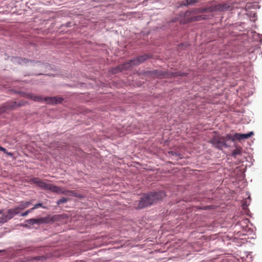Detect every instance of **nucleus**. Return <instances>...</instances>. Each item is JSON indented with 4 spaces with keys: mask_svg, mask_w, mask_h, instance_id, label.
I'll return each mask as SVG.
<instances>
[{
    "mask_svg": "<svg viewBox=\"0 0 262 262\" xmlns=\"http://www.w3.org/2000/svg\"><path fill=\"white\" fill-rule=\"evenodd\" d=\"M31 181L44 190H49L52 192H55L59 194H63L69 196H77L76 192L74 191L67 190L62 187L47 183L38 178L32 179Z\"/></svg>",
    "mask_w": 262,
    "mask_h": 262,
    "instance_id": "nucleus-1",
    "label": "nucleus"
},
{
    "mask_svg": "<svg viewBox=\"0 0 262 262\" xmlns=\"http://www.w3.org/2000/svg\"><path fill=\"white\" fill-rule=\"evenodd\" d=\"M164 191L151 192L149 193L144 194L143 197L139 201L138 208L142 209L149 206L161 200L165 196Z\"/></svg>",
    "mask_w": 262,
    "mask_h": 262,
    "instance_id": "nucleus-2",
    "label": "nucleus"
},
{
    "mask_svg": "<svg viewBox=\"0 0 262 262\" xmlns=\"http://www.w3.org/2000/svg\"><path fill=\"white\" fill-rule=\"evenodd\" d=\"M26 97L33 100L35 101L41 102L43 101H46L49 104H58L62 102L63 98L59 97H46L43 98L41 96H37L33 94L28 93L26 95Z\"/></svg>",
    "mask_w": 262,
    "mask_h": 262,
    "instance_id": "nucleus-3",
    "label": "nucleus"
},
{
    "mask_svg": "<svg viewBox=\"0 0 262 262\" xmlns=\"http://www.w3.org/2000/svg\"><path fill=\"white\" fill-rule=\"evenodd\" d=\"M57 216H50L49 215L46 217H40L38 219H31L26 221L27 224H23L21 226L25 227H28V225H33L34 224H48L51 222H54L56 220Z\"/></svg>",
    "mask_w": 262,
    "mask_h": 262,
    "instance_id": "nucleus-4",
    "label": "nucleus"
},
{
    "mask_svg": "<svg viewBox=\"0 0 262 262\" xmlns=\"http://www.w3.org/2000/svg\"><path fill=\"white\" fill-rule=\"evenodd\" d=\"M148 58V57L147 55H141L136 59L130 60L129 61V62L125 63L124 64L121 66L120 67H118V70L121 71L123 70H126L132 66L138 65L144 62Z\"/></svg>",
    "mask_w": 262,
    "mask_h": 262,
    "instance_id": "nucleus-5",
    "label": "nucleus"
},
{
    "mask_svg": "<svg viewBox=\"0 0 262 262\" xmlns=\"http://www.w3.org/2000/svg\"><path fill=\"white\" fill-rule=\"evenodd\" d=\"M156 75L160 78H169L175 76H185L186 74L185 73L178 72L176 73L168 72L164 71H155Z\"/></svg>",
    "mask_w": 262,
    "mask_h": 262,
    "instance_id": "nucleus-6",
    "label": "nucleus"
},
{
    "mask_svg": "<svg viewBox=\"0 0 262 262\" xmlns=\"http://www.w3.org/2000/svg\"><path fill=\"white\" fill-rule=\"evenodd\" d=\"M230 6L226 3L213 4L208 7V12L224 11L229 9Z\"/></svg>",
    "mask_w": 262,
    "mask_h": 262,
    "instance_id": "nucleus-7",
    "label": "nucleus"
},
{
    "mask_svg": "<svg viewBox=\"0 0 262 262\" xmlns=\"http://www.w3.org/2000/svg\"><path fill=\"white\" fill-rule=\"evenodd\" d=\"M19 212L18 209L16 207L9 209L7 212V215H3L0 217V224H3L6 223L8 221L11 219L15 215L18 214Z\"/></svg>",
    "mask_w": 262,
    "mask_h": 262,
    "instance_id": "nucleus-8",
    "label": "nucleus"
},
{
    "mask_svg": "<svg viewBox=\"0 0 262 262\" xmlns=\"http://www.w3.org/2000/svg\"><path fill=\"white\" fill-rule=\"evenodd\" d=\"M24 105V103H17L16 102H8L0 107V114H2L7 110H13Z\"/></svg>",
    "mask_w": 262,
    "mask_h": 262,
    "instance_id": "nucleus-9",
    "label": "nucleus"
},
{
    "mask_svg": "<svg viewBox=\"0 0 262 262\" xmlns=\"http://www.w3.org/2000/svg\"><path fill=\"white\" fill-rule=\"evenodd\" d=\"M210 142L216 148L222 149L223 146L227 147V145L225 141L222 140V137H215L213 138Z\"/></svg>",
    "mask_w": 262,
    "mask_h": 262,
    "instance_id": "nucleus-10",
    "label": "nucleus"
},
{
    "mask_svg": "<svg viewBox=\"0 0 262 262\" xmlns=\"http://www.w3.org/2000/svg\"><path fill=\"white\" fill-rule=\"evenodd\" d=\"M205 19H206V16L198 15L196 16L191 17L187 18V19L185 18L184 20H183V21H181V23L187 24L189 22L195 21H200V20H204Z\"/></svg>",
    "mask_w": 262,
    "mask_h": 262,
    "instance_id": "nucleus-11",
    "label": "nucleus"
},
{
    "mask_svg": "<svg viewBox=\"0 0 262 262\" xmlns=\"http://www.w3.org/2000/svg\"><path fill=\"white\" fill-rule=\"evenodd\" d=\"M253 135V133L252 132H251L248 134L235 133V137L236 138V140H241L248 139Z\"/></svg>",
    "mask_w": 262,
    "mask_h": 262,
    "instance_id": "nucleus-12",
    "label": "nucleus"
},
{
    "mask_svg": "<svg viewBox=\"0 0 262 262\" xmlns=\"http://www.w3.org/2000/svg\"><path fill=\"white\" fill-rule=\"evenodd\" d=\"M31 201L20 202L19 206L15 207L16 208V209H18V212H20V211H21V210L29 207V206L31 205Z\"/></svg>",
    "mask_w": 262,
    "mask_h": 262,
    "instance_id": "nucleus-13",
    "label": "nucleus"
},
{
    "mask_svg": "<svg viewBox=\"0 0 262 262\" xmlns=\"http://www.w3.org/2000/svg\"><path fill=\"white\" fill-rule=\"evenodd\" d=\"M222 140L225 141V143L229 140H231L232 141H234L236 140V138L235 137V134L234 135L231 134H227L224 137H222Z\"/></svg>",
    "mask_w": 262,
    "mask_h": 262,
    "instance_id": "nucleus-14",
    "label": "nucleus"
},
{
    "mask_svg": "<svg viewBox=\"0 0 262 262\" xmlns=\"http://www.w3.org/2000/svg\"><path fill=\"white\" fill-rule=\"evenodd\" d=\"M192 12L195 14L208 12V7L195 8V9H193Z\"/></svg>",
    "mask_w": 262,
    "mask_h": 262,
    "instance_id": "nucleus-15",
    "label": "nucleus"
},
{
    "mask_svg": "<svg viewBox=\"0 0 262 262\" xmlns=\"http://www.w3.org/2000/svg\"><path fill=\"white\" fill-rule=\"evenodd\" d=\"M243 152V148L241 147H236L232 152V156L236 157L237 155H241Z\"/></svg>",
    "mask_w": 262,
    "mask_h": 262,
    "instance_id": "nucleus-16",
    "label": "nucleus"
},
{
    "mask_svg": "<svg viewBox=\"0 0 262 262\" xmlns=\"http://www.w3.org/2000/svg\"><path fill=\"white\" fill-rule=\"evenodd\" d=\"M15 60L20 64H27L29 62L28 59L21 57H17L15 58Z\"/></svg>",
    "mask_w": 262,
    "mask_h": 262,
    "instance_id": "nucleus-17",
    "label": "nucleus"
},
{
    "mask_svg": "<svg viewBox=\"0 0 262 262\" xmlns=\"http://www.w3.org/2000/svg\"><path fill=\"white\" fill-rule=\"evenodd\" d=\"M67 201H68V199L63 197L61 199H60V200H59L58 201H57V204L59 205L61 204L66 203Z\"/></svg>",
    "mask_w": 262,
    "mask_h": 262,
    "instance_id": "nucleus-18",
    "label": "nucleus"
},
{
    "mask_svg": "<svg viewBox=\"0 0 262 262\" xmlns=\"http://www.w3.org/2000/svg\"><path fill=\"white\" fill-rule=\"evenodd\" d=\"M0 151H3L4 152L10 156H12V155L11 153L8 152L5 148H4L1 146H0Z\"/></svg>",
    "mask_w": 262,
    "mask_h": 262,
    "instance_id": "nucleus-19",
    "label": "nucleus"
},
{
    "mask_svg": "<svg viewBox=\"0 0 262 262\" xmlns=\"http://www.w3.org/2000/svg\"><path fill=\"white\" fill-rule=\"evenodd\" d=\"M181 5L183 6H188V5H189V0H186L185 1H183Z\"/></svg>",
    "mask_w": 262,
    "mask_h": 262,
    "instance_id": "nucleus-20",
    "label": "nucleus"
},
{
    "mask_svg": "<svg viewBox=\"0 0 262 262\" xmlns=\"http://www.w3.org/2000/svg\"><path fill=\"white\" fill-rule=\"evenodd\" d=\"M199 0H189V5H194V4L198 3Z\"/></svg>",
    "mask_w": 262,
    "mask_h": 262,
    "instance_id": "nucleus-21",
    "label": "nucleus"
},
{
    "mask_svg": "<svg viewBox=\"0 0 262 262\" xmlns=\"http://www.w3.org/2000/svg\"><path fill=\"white\" fill-rule=\"evenodd\" d=\"M39 207H43V208H45V207H43L42 206V204L41 203H38V204H35L34 206V208L35 209H37Z\"/></svg>",
    "mask_w": 262,
    "mask_h": 262,
    "instance_id": "nucleus-22",
    "label": "nucleus"
},
{
    "mask_svg": "<svg viewBox=\"0 0 262 262\" xmlns=\"http://www.w3.org/2000/svg\"><path fill=\"white\" fill-rule=\"evenodd\" d=\"M29 211L28 210H27L26 211H25V212H23L21 214H20V216H26L27 215H28V214H29Z\"/></svg>",
    "mask_w": 262,
    "mask_h": 262,
    "instance_id": "nucleus-23",
    "label": "nucleus"
},
{
    "mask_svg": "<svg viewBox=\"0 0 262 262\" xmlns=\"http://www.w3.org/2000/svg\"><path fill=\"white\" fill-rule=\"evenodd\" d=\"M35 209V208H34V207L29 210H28V211H29V213H30L31 212L33 211V210H34Z\"/></svg>",
    "mask_w": 262,
    "mask_h": 262,
    "instance_id": "nucleus-24",
    "label": "nucleus"
},
{
    "mask_svg": "<svg viewBox=\"0 0 262 262\" xmlns=\"http://www.w3.org/2000/svg\"><path fill=\"white\" fill-rule=\"evenodd\" d=\"M190 12H189V11H187L186 13H185V16H188L189 14H190Z\"/></svg>",
    "mask_w": 262,
    "mask_h": 262,
    "instance_id": "nucleus-25",
    "label": "nucleus"
},
{
    "mask_svg": "<svg viewBox=\"0 0 262 262\" xmlns=\"http://www.w3.org/2000/svg\"><path fill=\"white\" fill-rule=\"evenodd\" d=\"M170 153L171 154V155H174V154H176V152H174V151H171Z\"/></svg>",
    "mask_w": 262,
    "mask_h": 262,
    "instance_id": "nucleus-26",
    "label": "nucleus"
},
{
    "mask_svg": "<svg viewBox=\"0 0 262 262\" xmlns=\"http://www.w3.org/2000/svg\"><path fill=\"white\" fill-rule=\"evenodd\" d=\"M3 213V210H0V214H2Z\"/></svg>",
    "mask_w": 262,
    "mask_h": 262,
    "instance_id": "nucleus-27",
    "label": "nucleus"
},
{
    "mask_svg": "<svg viewBox=\"0 0 262 262\" xmlns=\"http://www.w3.org/2000/svg\"><path fill=\"white\" fill-rule=\"evenodd\" d=\"M182 46H183L184 45V44H181V45Z\"/></svg>",
    "mask_w": 262,
    "mask_h": 262,
    "instance_id": "nucleus-28",
    "label": "nucleus"
}]
</instances>
